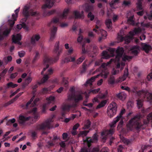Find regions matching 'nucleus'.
Masks as SVG:
<instances>
[{
  "label": "nucleus",
  "mask_w": 152,
  "mask_h": 152,
  "mask_svg": "<svg viewBox=\"0 0 152 152\" xmlns=\"http://www.w3.org/2000/svg\"><path fill=\"white\" fill-rule=\"evenodd\" d=\"M124 52V48L122 47H118L117 49L115 51L116 56L115 59H111L110 61L107 62V63H103L100 67V69L102 71V73L100 74H99L96 76L95 77H92L88 80L85 84V86H87L89 85L91 87L92 85V83L94 82L95 79L98 78L99 76L101 75V76H103L105 78H107L108 75L109 74L108 70L107 68V67L112 62H118L117 65V68H119L120 67V64L119 62L121 58L122 57Z\"/></svg>",
  "instance_id": "obj_1"
},
{
  "label": "nucleus",
  "mask_w": 152,
  "mask_h": 152,
  "mask_svg": "<svg viewBox=\"0 0 152 152\" xmlns=\"http://www.w3.org/2000/svg\"><path fill=\"white\" fill-rule=\"evenodd\" d=\"M141 117L140 114H137L132 118L126 125L128 129L131 131L135 129L137 131H139L143 124L147 125L149 123H151L152 124V112L148 114L147 119L144 120L143 123L141 121Z\"/></svg>",
  "instance_id": "obj_2"
},
{
  "label": "nucleus",
  "mask_w": 152,
  "mask_h": 152,
  "mask_svg": "<svg viewBox=\"0 0 152 152\" xmlns=\"http://www.w3.org/2000/svg\"><path fill=\"white\" fill-rule=\"evenodd\" d=\"M59 41L56 42L55 44L53 49V53L57 55L54 58L49 57L47 56L45 57L44 59V62L45 64H46V66L43 68L41 73L42 75H43L46 69L49 67V64H51L55 62L59 59V57L60 54L62 53V49L59 48Z\"/></svg>",
  "instance_id": "obj_3"
},
{
  "label": "nucleus",
  "mask_w": 152,
  "mask_h": 152,
  "mask_svg": "<svg viewBox=\"0 0 152 152\" xmlns=\"http://www.w3.org/2000/svg\"><path fill=\"white\" fill-rule=\"evenodd\" d=\"M137 88L136 87L134 88L132 91L141 98V99H138L137 100V104L139 108L142 107L144 99L146 98L148 101L152 102V94L150 93L147 91L144 90L137 91Z\"/></svg>",
  "instance_id": "obj_4"
},
{
  "label": "nucleus",
  "mask_w": 152,
  "mask_h": 152,
  "mask_svg": "<svg viewBox=\"0 0 152 152\" xmlns=\"http://www.w3.org/2000/svg\"><path fill=\"white\" fill-rule=\"evenodd\" d=\"M59 21V19L58 18H55L48 24L49 26H52L53 28L51 30V33L50 38V40L53 41L55 38V35L57 31V27L56 26L57 23Z\"/></svg>",
  "instance_id": "obj_5"
},
{
  "label": "nucleus",
  "mask_w": 152,
  "mask_h": 152,
  "mask_svg": "<svg viewBox=\"0 0 152 152\" xmlns=\"http://www.w3.org/2000/svg\"><path fill=\"white\" fill-rule=\"evenodd\" d=\"M70 91L71 92V94L68 96L69 100H74L75 103H77L83 99V97L79 92L75 93V89L74 87L71 88Z\"/></svg>",
  "instance_id": "obj_6"
},
{
  "label": "nucleus",
  "mask_w": 152,
  "mask_h": 152,
  "mask_svg": "<svg viewBox=\"0 0 152 152\" xmlns=\"http://www.w3.org/2000/svg\"><path fill=\"white\" fill-rule=\"evenodd\" d=\"M53 72V70L52 69H50L48 70L47 74L44 75V76L40 82H38L37 83L33 86L32 88L33 90V92L34 93L36 92L35 89L38 87V85H40L45 82L48 80L49 78V75H52Z\"/></svg>",
  "instance_id": "obj_7"
},
{
  "label": "nucleus",
  "mask_w": 152,
  "mask_h": 152,
  "mask_svg": "<svg viewBox=\"0 0 152 152\" xmlns=\"http://www.w3.org/2000/svg\"><path fill=\"white\" fill-rule=\"evenodd\" d=\"M117 110V105L114 102L110 103L108 107L107 113L110 118H112L116 114Z\"/></svg>",
  "instance_id": "obj_8"
},
{
  "label": "nucleus",
  "mask_w": 152,
  "mask_h": 152,
  "mask_svg": "<svg viewBox=\"0 0 152 152\" xmlns=\"http://www.w3.org/2000/svg\"><path fill=\"white\" fill-rule=\"evenodd\" d=\"M53 121L52 119H49L40 124L37 125V128L39 130H43L46 129H50L52 127L51 124Z\"/></svg>",
  "instance_id": "obj_9"
},
{
  "label": "nucleus",
  "mask_w": 152,
  "mask_h": 152,
  "mask_svg": "<svg viewBox=\"0 0 152 152\" xmlns=\"http://www.w3.org/2000/svg\"><path fill=\"white\" fill-rule=\"evenodd\" d=\"M29 6L28 5H26L24 7L23 14L24 16L29 17L30 14L33 16H37L38 15V13L36 12H32L30 13L29 12Z\"/></svg>",
  "instance_id": "obj_10"
},
{
  "label": "nucleus",
  "mask_w": 152,
  "mask_h": 152,
  "mask_svg": "<svg viewBox=\"0 0 152 152\" xmlns=\"http://www.w3.org/2000/svg\"><path fill=\"white\" fill-rule=\"evenodd\" d=\"M108 50L110 52V55L106 51H104L102 53V56H104V58L105 59H107L110 57H113L114 56V53L115 51V48H110L108 49Z\"/></svg>",
  "instance_id": "obj_11"
},
{
  "label": "nucleus",
  "mask_w": 152,
  "mask_h": 152,
  "mask_svg": "<svg viewBox=\"0 0 152 152\" xmlns=\"http://www.w3.org/2000/svg\"><path fill=\"white\" fill-rule=\"evenodd\" d=\"M20 10V7H19L15 11V14H13L12 15V19L8 20V22L10 24L11 27H12L15 23V21L16 20L17 18L18 17V14Z\"/></svg>",
  "instance_id": "obj_12"
},
{
  "label": "nucleus",
  "mask_w": 152,
  "mask_h": 152,
  "mask_svg": "<svg viewBox=\"0 0 152 152\" xmlns=\"http://www.w3.org/2000/svg\"><path fill=\"white\" fill-rule=\"evenodd\" d=\"M133 36L131 35L127 36L125 37L122 35H118V40L120 42H122L124 41L125 43L126 44H128L130 42V40L132 39Z\"/></svg>",
  "instance_id": "obj_13"
},
{
  "label": "nucleus",
  "mask_w": 152,
  "mask_h": 152,
  "mask_svg": "<svg viewBox=\"0 0 152 152\" xmlns=\"http://www.w3.org/2000/svg\"><path fill=\"white\" fill-rule=\"evenodd\" d=\"M54 1L58 2L60 1V0H46L45 4L42 6V9L50 8L53 5Z\"/></svg>",
  "instance_id": "obj_14"
},
{
  "label": "nucleus",
  "mask_w": 152,
  "mask_h": 152,
  "mask_svg": "<svg viewBox=\"0 0 152 152\" xmlns=\"http://www.w3.org/2000/svg\"><path fill=\"white\" fill-rule=\"evenodd\" d=\"M114 129L113 128H111L109 130H107L105 132H103L101 133V135L104 137L103 139L106 140L107 137L108 136L112 135L114 132Z\"/></svg>",
  "instance_id": "obj_15"
},
{
  "label": "nucleus",
  "mask_w": 152,
  "mask_h": 152,
  "mask_svg": "<svg viewBox=\"0 0 152 152\" xmlns=\"http://www.w3.org/2000/svg\"><path fill=\"white\" fill-rule=\"evenodd\" d=\"M21 39V36L19 34H17L16 35H13L12 38V42L17 44L19 45H21V43L20 42Z\"/></svg>",
  "instance_id": "obj_16"
},
{
  "label": "nucleus",
  "mask_w": 152,
  "mask_h": 152,
  "mask_svg": "<svg viewBox=\"0 0 152 152\" xmlns=\"http://www.w3.org/2000/svg\"><path fill=\"white\" fill-rule=\"evenodd\" d=\"M31 118V116L26 117L23 115H20L19 117L18 121L20 124H23L26 121L30 120Z\"/></svg>",
  "instance_id": "obj_17"
},
{
  "label": "nucleus",
  "mask_w": 152,
  "mask_h": 152,
  "mask_svg": "<svg viewBox=\"0 0 152 152\" xmlns=\"http://www.w3.org/2000/svg\"><path fill=\"white\" fill-rule=\"evenodd\" d=\"M77 106L76 104H74L69 105L68 104H64L62 105V109L63 110H65L67 112H69L71 108H75Z\"/></svg>",
  "instance_id": "obj_18"
},
{
  "label": "nucleus",
  "mask_w": 152,
  "mask_h": 152,
  "mask_svg": "<svg viewBox=\"0 0 152 152\" xmlns=\"http://www.w3.org/2000/svg\"><path fill=\"white\" fill-rule=\"evenodd\" d=\"M83 8L85 12L88 13L92 11L94 9L93 6L88 3L84 4L83 5Z\"/></svg>",
  "instance_id": "obj_19"
},
{
  "label": "nucleus",
  "mask_w": 152,
  "mask_h": 152,
  "mask_svg": "<svg viewBox=\"0 0 152 152\" xmlns=\"http://www.w3.org/2000/svg\"><path fill=\"white\" fill-rule=\"evenodd\" d=\"M92 50V47L90 46H88L85 44H83L82 47V54L87 53Z\"/></svg>",
  "instance_id": "obj_20"
},
{
  "label": "nucleus",
  "mask_w": 152,
  "mask_h": 152,
  "mask_svg": "<svg viewBox=\"0 0 152 152\" xmlns=\"http://www.w3.org/2000/svg\"><path fill=\"white\" fill-rule=\"evenodd\" d=\"M73 14L75 16V18L76 19H83L84 18V12L83 11H81V13H80L77 10L74 11L73 12Z\"/></svg>",
  "instance_id": "obj_21"
},
{
  "label": "nucleus",
  "mask_w": 152,
  "mask_h": 152,
  "mask_svg": "<svg viewBox=\"0 0 152 152\" xmlns=\"http://www.w3.org/2000/svg\"><path fill=\"white\" fill-rule=\"evenodd\" d=\"M139 51V47L137 45L133 46L130 49V51L132 53L134 56L137 55Z\"/></svg>",
  "instance_id": "obj_22"
},
{
  "label": "nucleus",
  "mask_w": 152,
  "mask_h": 152,
  "mask_svg": "<svg viewBox=\"0 0 152 152\" xmlns=\"http://www.w3.org/2000/svg\"><path fill=\"white\" fill-rule=\"evenodd\" d=\"M40 37L39 34H36L34 35L31 38V42L33 45L35 44L36 41H38Z\"/></svg>",
  "instance_id": "obj_23"
},
{
  "label": "nucleus",
  "mask_w": 152,
  "mask_h": 152,
  "mask_svg": "<svg viewBox=\"0 0 152 152\" xmlns=\"http://www.w3.org/2000/svg\"><path fill=\"white\" fill-rule=\"evenodd\" d=\"M55 13L57 14H58V13L56 12V10L55 9H53L50 11L45 10L43 13V16H49Z\"/></svg>",
  "instance_id": "obj_24"
},
{
  "label": "nucleus",
  "mask_w": 152,
  "mask_h": 152,
  "mask_svg": "<svg viewBox=\"0 0 152 152\" xmlns=\"http://www.w3.org/2000/svg\"><path fill=\"white\" fill-rule=\"evenodd\" d=\"M93 30L98 34H100L102 36H107V34L106 31L103 30H97L96 28H94L93 29Z\"/></svg>",
  "instance_id": "obj_25"
},
{
  "label": "nucleus",
  "mask_w": 152,
  "mask_h": 152,
  "mask_svg": "<svg viewBox=\"0 0 152 152\" xmlns=\"http://www.w3.org/2000/svg\"><path fill=\"white\" fill-rule=\"evenodd\" d=\"M142 48L143 50L147 53H148L149 51L152 49L151 46L147 44H145L142 45Z\"/></svg>",
  "instance_id": "obj_26"
},
{
  "label": "nucleus",
  "mask_w": 152,
  "mask_h": 152,
  "mask_svg": "<svg viewBox=\"0 0 152 152\" xmlns=\"http://www.w3.org/2000/svg\"><path fill=\"white\" fill-rule=\"evenodd\" d=\"M141 31V29L139 28H135L133 31H131L129 32V35L133 36L135 34H137L140 33Z\"/></svg>",
  "instance_id": "obj_27"
},
{
  "label": "nucleus",
  "mask_w": 152,
  "mask_h": 152,
  "mask_svg": "<svg viewBox=\"0 0 152 152\" xmlns=\"http://www.w3.org/2000/svg\"><path fill=\"white\" fill-rule=\"evenodd\" d=\"M22 28L26 30L28 29V27L27 26L24 22L22 23L21 24L18 25L17 26V28L19 29H20Z\"/></svg>",
  "instance_id": "obj_28"
},
{
  "label": "nucleus",
  "mask_w": 152,
  "mask_h": 152,
  "mask_svg": "<svg viewBox=\"0 0 152 152\" xmlns=\"http://www.w3.org/2000/svg\"><path fill=\"white\" fill-rule=\"evenodd\" d=\"M134 15H132L130 16L128 19L127 23L128 24L132 25H134L135 24L134 20Z\"/></svg>",
  "instance_id": "obj_29"
},
{
  "label": "nucleus",
  "mask_w": 152,
  "mask_h": 152,
  "mask_svg": "<svg viewBox=\"0 0 152 152\" xmlns=\"http://www.w3.org/2000/svg\"><path fill=\"white\" fill-rule=\"evenodd\" d=\"M117 97L120 99L124 100L126 97V94L123 93H120L116 95Z\"/></svg>",
  "instance_id": "obj_30"
},
{
  "label": "nucleus",
  "mask_w": 152,
  "mask_h": 152,
  "mask_svg": "<svg viewBox=\"0 0 152 152\" xmlns=\"http://www.w3.org/2000/svg\"><path fill=\"white\" fill-rule=\"evenodd\" d=\"M108 83L109 84L113 85L115 83V77L113 75H111L109 78L108 80Z\"/></svg>",
  "instance_id": "obj_31"
},
{
  "label": "nucleus",
  "mask_w": 152,
  "mask_h": 152,
  "mask_svg": "<svg viewBox=\"0 0 152 152\" xmlns=\"http://www.w3.org/2000/svg\"><path fill=\"white\" fill-rule=\"evenodd\" d=\"M69 11L68 9L64 10L63 13L60 15V18L62 19H66Z\"/></svg>",
  "instance_id": "obj_32"
},
{
  "label": "nucleus",
  "mask_w": 152,
  "mask_h": 152,
  "mask_svg": "<svg viewBox=\"0 0 152 152\" xmlns=\"http://www.w3.org/2000/svg\"><path fill=\"white\" fill-rule=\"evenodd\" d=\"M34 117H32L31 116V118L30 120H32V121L31 122L32 123H33L35 122L39 118V115L38 114H34L33 115Z\"/></svg>",
  "instance_id": "obj_33"
},
{
  "label": "nucleus",
  "mask_w": 152,
  "mask_h": 152,
  "mask_svg": "<svg viewBox=\"0 0 152 152\" xmlns=\"http://www.w3.org/2000/svg\"><path fill=\"white\" fill-rule=\"evenodd\" d=\"M89 131L84 130L83 131H80V133L78 134L79 137H83L86 136L87 134L89 132Z\"/></svg>",
  "instance_id": "obj_34"
},
{
  "label": "nucleus",
  "mask_w": 152,
  "mask_h": 152,
  "mask_svg": "<svg viewBox=\"0 0 152 152\" xmlns=\"http://www.w3.org/2000/svg\"><path fill=\"white\" fill-rule=\"evenodd\" d=\"M85 55H83L81 57H80L77 60L75 61V62L77 64H80L83 62V60L85 59Z\"/></svg>",
  "instance_id": "obj_35"
},
{
  "label": "nucleus",
  "mask_w": 152,
  "mask_h": 152,
  "mask_svg": "<svg viewBox=\"0 0 152 152\" xmlns=\"http://www.w3.org/2000/svg\"><path fill=\"white\" fill-rule=\"evenodd\" d=\"M105 24L108 28H111L112 25L111 20L110 19H107L105 21Z\"/></svg>",
  "instance_id": "obj_36"
},
{
  "label": "nucleus",
  "mask_w": 152,
  "mask_h": 152,
  "mask_svg": "<svg viewBox=\"0 0 152 152\" xmlns=\"http://www.w3.org/2000/svg\"><path fill=\"white\" fill-rule=\"evenodd\" d=\"M118 119L116 118L114 119L113 122L110 124V126L111 128H113L115 126L116 124L119 121Z\"/></svg>",
  "instance_id": "obj_37"
},
{
  "label": "nucleus",
  "mask_w": 152,
  "mask_h": 152,
  "mask_svg": "<svg viewBox=\"0 0 152 152\" xmlns=\"http://www.w3.org/2000/svg\"><path fill=\"white\" fill-rule=\"evenodd\" d=\"M129 75L128 69V68H126L124 71L123 76L122 77V80H124Z\"/></svg>",
  "instance_id": "obj_38"
},
{
  "label": "nucleus",
  "mask_w": 152,
  "mask_h": 152,
  "mask_svg": "<svg viewBox=\"0 0 152 152\" xmlns=\"http://www.w3.org/2000/svg\"><path fill=\"white\" fill-rule=\"evenodd\" d=\"M107 103V101L106 100H104L102 101L97 106V109H99L104 106Z\"/></svg>",
  "instance_id": "obj_39"
},
{
  "label": "nucleus",
  "mask_w": 152,
  "mask_h": 152,
  "mask_svg": "<svg viewBox=\"0 0 152 152\" xmlns=\"http://www.w3.org/2000/svg\"><path fill=\"white\" fill-rule=\"evenodd\" d=\"M75 60V58L74 57L71 56L67 57L65 58V62H68L69 61H74Z\"/></svg>",
  "instance_id": "obj_40"
},
{
  "label": "nucleus",
  "mask_w": 152,
  "mask_h": 152,
  "mask_svg": "<svg viewBox=\"0 0 152 152\" xmlns=\"http://www.w3.org/2000/svg\"><path fill=\"white\" fill-rule=\"evenodd\" d=\"M143 0H138L137 3V7L139 10H142V1Z\"/></svg>",
  "instance_id": "obj_41"
},
{
  "label": "nucleus",
  "mask_w": 152,
  "mask_h": 152,
  "mask_svg": "<svg viewBox=\"0 0 152 152\" xmlns=\"http://www.w3.org/2000/svg\"><path fill=\"white\" fill-rule=\"evenodd\" d=\"M84 142H86L88 144V146L89 147H90V144L94 142L92 139H91L90 137H86V139L84 140Z\"/></svg>",
  "instance_id": "obj_42"
},
{
  "label": "nucleus",
  "mask_w": 152,
  "mask_h": 152,
  "mask_svg": "<svg viewBox=\"0 0 152 152\" xmlns=\"http://www.w3.org/2000/svg\"><path fill=\"white\" fill-rule=\"evenodd\" d=\"M18 85L17 84H14L12 82H10L7 84V88H14L18 86Z\"/></svg>",
  "instance_id": "obj_43"
},
{
  "label": "nucleus",
  "mask_w": 152,
  "mask_h": 152,
  "mask_svg": "<svg viewBox=\"0 0 152 152\" xmlns=\"http://www.w3.org/2000/svg\"><path fill=\"white\" fill-rule=\"evenodd\" d=\"M39 58V53L38 52H36V54L35 56L34 57V58L33 60H32V62L33 63H34L35 62L37 61V60Z\"/></svg>",
  "instance_id": "obj_44"
},
{
  "label": "nucleus",
  "mask_w": 152,
  "mask_h": 152,
  "mask_svg": "<svg viewBox=\"0 0 152 152\" xmlns=\"http://www.w3.org/2000/svg\"><path fill=\"white\" fill-rule=\"evenodd\" d=\"M68 78L67 77H63L62 80L63 84L65 87H67L68 84Z\"/></svg>",
  "instance_id": "obj_45"
},
{
  "label": "nucleus",
  "mask_w": 152,
  "mask_h": 152,
  "mask_svg": "<svg viewBox=\"0 0 152 152\" xmlns=\"http://www.w3.org/2000/svg\"><path fill=\"white\" fill-rule=\"evenodd\" d=\"M132 56L124 55L123 57L122 58V60L124 61H126L127 60H129L132 59Z\"/></svg>",
  "instance_id": "obj_46"
},
{
  "label": "nucleus",
  "mask_w": 152,
  "mask_h": 152,
  "mask_svg": "<svg viewBox=\"0 0 152 152\" xmlns=\"http://www.w3.org/2000/svg\"><path fill=\"white\" fill-rule=\"evenodd\" d=\"M48 104H43L42 108V112L43 113H45L46 112L47 108L48 106Z\"/></svg>",
  "instance_id": "obj_47"
},
{
  "label": "nucleus",
  "mask_w": 152,
  "mask_h": 152,
  "mask_svg": "<svg viewBox=\"0 0 152 152\" xmlns=\"http://www.w3.org/2000/svg\"><path fill=\"white\" fill-rule=\"evenodd\" d=\"M7 70L8 69L7 68H5L4 69L0 74V77H4L7 73Z\"/></svg>",
  "instance_id": "obj_48"
},
{
  "label": "nucleus",
  "mask_w": 152,
  "mask_h": 152,
  "mask_svg": "<svg viewBox=\"0 0 152 152\" xmlns=\"http://www.w3.org/2000/svg\"><path fill=\"white\" fill-rule=\"evenodd\" d=\"M91 122L89 120H87L85 125V129L89 128L91 125Z\"/></svg>",
  "instance_id": "obj_49"
},
{
  "label": "nucleus",
  "mask_w": 152,
  "mask_h": 152,
  "mask_svg": "<svg viewBox=\"0 0 152 152\" xmlns=\"http://www.w3.org/2000/svg\"><path fill=\"white\" fill-rule=\"evenodd\" d=\"M88 17L90 19L91 21H92L94 18V16L91 12H89L88 15Z\"/></svg>",
  "instance_id": "obj_50"
},
{
  "label": "nucleus",
  "mask_w": 152,
  "mask_h": 152,
  "mask_svg": "<svg viewBox=\"0 0 152 152\" xmlns=\"http://www.w3.org/2000/svg\"><path fill=\"white\" fill-rule=\"evenodd\" d=\"M15 121V120L14 118H13L11 119H9L6 125H10L14 123Z\"/></svg>",
  "instance_id": "obj_51"
},
{
  "label": "nucleus",
  "mask_w": 152,
  "mask_h": 152,
  "mask_svg": "<svg viewBox=\"0 0 152 152\" xmlns=\"http://www.w3.org/2000/svg\"><path fill=\"white\" fill-rule=\"evenodd\" d=\"M32 78L30 77H28L25 80V83L28 85L31 81Z\"/></svg>",
  "instance_id": "obj_52"
},
{
  "label": "nucleus",
  "mask_w": 152,
  "mask_h": 152,
  "mask_svg": "<svg viewBox=\"0 0 152 152\" xmlns=\"http://www.w3.org/2000/svg\"><path fill=\"white\" fill-rule=\"evenodd\" d=\"M125 109L122 110L119 114V115L116 117L117 118H118L119 120L122 117L123 115L125 113Z\"/></svg>",
  "instance_id": "obj_53"
},
{
  "label": "nucleus",
  "mask_w": 152,
  "mask_h": 152,
  "mask_svg": "<svg viewBox=\"0 0 152 152\" xmlns=\"http://www.w3.org/2000/svg\"><path fill=\"white\" fill-rule=\"evenodd\" d=\"M119 0H114L112 1L110 3V6L111 7H113L115 3H118Z\"/></svg>",
  "instance_id": "obj_54"
},
{
  "label": "nucleus",
  "mask_w": 152,
  "mask_h": 152,
  "mask_svg": "<svg viewBox=\"0 0 152 152\" xmlns=\"http://www.w3.org/2000/svg\"><path fill=\"white\" fill-rule=\"evenodd\" d=\"M83 70L81 71V73H84L85 72L86 70V67L87 66V65L86 64H84V63H83Z\"/></svg>",
  "instance_id": "obj_55"
},
{
  "label": "nucleus",
  "mask_w": 152,
  "mask_h": 152,
  "mask_svg": "<svg viewBox=\"0 0 152 152\" xmlns=\"http://www.w3.org/2000/svg\"><path fill=\"white\" fill-rule=\"evenodd\" d=\"M124 124V121L123 120H121L119 122L117 126L118 129H120L121 128Z\"/></svg>",
  "instance_id": "obj_56"
},
{
  "label": "nucleus",
  "mask_w": 152,
  "mask_h": 152,
  "mask_svg": "<svg viewBox=\"0 0 152 152\" xmlns=\"http://www.w3.org/2000/svg\"><path fill=\"white\" fill-rule=\"evenodd\" d=\"M73 50L72 47H71L69 48V49L67 50V53L68 55H70L73 53Z\"/></svg>",
  "instance_id": "obj_57"
},
{
  "label": "nucleus",
  "mask_w": 152,
  "mask_h": 152,
  "mask_svg": "<svg viewBox=\"0 0 152 152\" xmlns=\"http://www.w3.org/2000/svg\"><path fill=\"white\" fill-rule=\"evenodd\" d=\"M151 79H152V72L149 74L147 77V80L148 81H150Z\"/></svg>",
  "instance_id": "obj_58"
},
{
  "label": "nucleus",
  "mask_w": 152,
  "mask_h": 152,
  "mask_svg": "<svg viewBox=\"0 0 152 152\" xmlns=\"http://www.w3.org/2000/svg\"><path fill=\"white\" fill-rule=\"evenodd\" d=\"M98 135L96 133H95L92 137V140L94 142L95 141L97 140Z\"/></svg>",
  "instance_id": "obj_59"
},
{
  "label": "nucleus",
  "mask_w": 152,
  "mask_h": 152,
  "mask_svg": "<svg viewBox=\"0 0 152 152\" xmlns=\"http://www.w3.org/2000/svg\"><path fill=\"white\" fill-rule=\"evenodd\" d=\"M48 88H44L41 90V92L42 94H45L48 93Z\"/></svg>",
  "instance_id": "obj_60"
},
{
  "label": "nucleus",
  "mask_w": 152,
  "mask_h": 152,
  "mask_svg": "<svg viewBox=\"0 0 152 152\" xmlns=\"http://www.w3.org/2000/svg\"><path fill=\"white\" fill-rule=\"evenodd\" d=\"M83 38V37L81 34H79L77 39V41L78 42H80Z\"/></svg>",
  "instance_id": "obj_61"
},
{
  "label": "nucleus",
  "mask_w": 152,
  "mask_h": 152,
  "mask_svg": "<svg viewBox=\"0 0 152 152\" xmlns=\"http://www.w3.org/2000/svg\"><path fill=\"white\" fill-rule=\"evenodd\" d=\"M150 146L149 145H145L143 146H142L141 149H142V151L140 152V151L139 152H143L144 150L145 149H146L148 148Z\"/></svg>",
  "instance_id": "obj_62"
},
{
  "label": "nucleus",
  "mask_w": 152,
  "mask_h": 152,
  "mask_svg": "<svg viewBox=\"0 0 152 152\" xmlns=\"http://www.w3.org/2000/svg\"><path fill=\"white\" fill-rule=\"evenodd\" d=\"M18 73L17 72H15L11 74L10 75V78L11 79H13L15 78L18 75Z\"/></svg>",
  "instance_id": "obj_63"
},
{
  "label": "nucleus",
  "mask_w": 152,
  "mask_h": 152,
  "mask_svg": "<svg viewBox=\"0 0 152 152\" xmlns=\"http://www.w3.org/2000/svg\"><path fill=\"white\" fill-rule=\"evenodd\" d=\"M68 137V134L66 133H64L62 134L63 139L64 140H66Z\"/></svg>",
  "instance_id": "obj_64"
}]
</instances>
